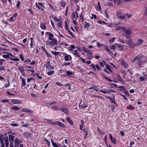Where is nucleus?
<instances>
[{
	"mask_svg": "<svg viewBox=\"0 0 147 147\" xmlns=\"http://www.w3.org/2000/svg\"><path fill=\"white\" fill-rule=\"evenodd\" d=\"M116 16L119 19L121 20H124L127 18L129 19L131 17V14H124L121 12H117Z\"/></svg>",
	"mask_w": 147,
	"mask_h": 147,
	"instance_id": "obj_1",
	"label": "nucleus"
},
{
	"mask_svg": "<svg viewBox=\"0 0 147 147\" xmlns=\"http://www.w3.org/2000/svg\"><path fill=\"white\" fill-rule=\"evenodd\" d=\"M138 57V64L139 66H141L142 63L146 62L144 60L142 59V55H139Z\"/></svg>",
	"mask_w": 147,
	"mask_h": 147,
	"instance_id": "obj_2",
	"label": "nucleus"
},
{
	"mask_svg": "<svg viewBox=\"0 0 147 147\" xmlns=\"http://www.w3.org/2000/svg\"><path fill=\"white\" fill-rule=\"evenodd\" d=\"M52 41H48L47 42V43L51 45L54 46L57 44V41L55 39H53V40H52Z\"/></svg>",
	"mask_w": 147,
	"mask_h": 147,
	"instance_id": "obj_3",
	"label": "nucleus"
},
{
	"mask_svg": "<svg viewBox=\"0 0 147 147\" xmlns=\"http://www.w3.org/2000/svg\"><path fill=\"white\" fill-rule=\"evenodd\" d=\"M3 141L4 140L5 143V145L6 147H9V140L7 136H5L3 138Z\"/></svg>",
	"mask_w": 147,
	"mask_h": 147,
	"instance_id": "obj_4",
	"label": "nucleus"
},
{
	"mask_svg": "<svg viewBox=\"0 0 147 147\" xmlns=\"http://www.w3.org/2000/svg\"><path fill=\"white\" fill-rule=\"evenodd\" d=\"M50 61H49L47 63L45 64L46 67L47 69L49 70L53 69V67L50 65Z\"/></svg>",
	"mask_w": 147,
	"mask_h": 147,
	"instance_id": "obj_5",
	"label": "nucleus"
},
{
	"mask_svg": "<svg viewBox=\"0 0 147 147\" xmlns=\"http://www.w3.org/2000/svg\"><path fill=\"white\" fill-rule=\"evenodd\" d=\"M65 59L66 61H71L72 59V57L71 55H67L66 53H65Z\"/></svg>",
	"mask_w": 147,
	"mask_h": 147,
	"instance_id": "obj_6",
	"label": "nucleus"
},
{
	"mask_svg": "<svg viewBox=\"0 0 147 147\" xmlns=\"http://www.w3.org/2000/svg\"><path fill=\"white\" fill-rule=\"evenodd\" d=\"M11 102L14 104H20L22 103V102L20 101L14 99H11Z\"/></svg>",
	"mask_w": 147,
	"mask_h": 147,
	"instance_id": "obj_7",
	"label": "nucleus"
},
{
	"mask_svg": "<svg viewBox=\"0 0 147 147\" xmlns=\"http://www.w3.org/2000/svg\"><path fill=\"white\" fill-rule=\"evenodd\" d=\"M46 34L49 35V37L48 39L49 40H53L54 38H52L53 37L54 35L51 33L49 32H47L46 33Z\"/></svg>",
	"mask_w": 147,
	"mask_h": 147,
	"instance_id": "obj_8",
	"label": "nucleus"
},
{
	"mask_svg": "<svg viewBox=\"0 0 147 147\" xmlns=\"http://www.w3.org/2000/svg\"><path fill=\"white\" fill-rule=\"evenodd\" d=\"M123 30L124 32L127 34H131V30L130 29H126L124 27Z\"/></svg>",
	"mask_w": 147,
	"mask_h": 147,
	"instance_id": "obj_9",
	"label": "nucleus"
},
{
	"mask_svg": "<svg viewBox=\"0 0 147 147\" xmlns=\"http://www.w3.org/2000/svg\"><path fill=\"white\" fill-rule=\"evenodd\" d=\"M55 125H58L62 127H65L63 123L60 122L55 121Z\"/></svg>",
	"mask_w": 147,
	"mask_h": 147,
	"instance_id": "obj_10",
	"label": "nucleus"
},
{
	"mask_svg": "<svg viewBox=\"0 0 147 147\" xmlns=\"http://www.w3.org/2000/svg\"><path fill=\"white\" fill-rule=\"evenodd\" d=\"M9 137L10 142H14L15 136L11 134H9Z\"/></svg>",
	"mask_w": 147,
	"mask_h": 147,
	"instance_id": "obj_11",
	"label": "nucleus"
},
{
	"mask_svg": "<svg viewBox=\"0 0 147 147\" xmlns=\"http://www.w3.org/2000/svg\"><path fill=\"white\" fill-rule=\"evenodd\" d=\"M82 50L84 52L90 54L91 55L92 54L91 51L90 50H88L87 49H86L84 47H83Z\"/></svg>",
	"mask_w": 147,
	"mask_h": 147,
	"instance_id": "obj_12",
	"label": "nucleus"
},
{
	"mask_svg": "<svg viewBox=\"0 0 147 147\" xmlns=\"http://www.w3.org/2000/svg\"><path fill=\"white\" fill-rule=\"evenodd\" d=\"M20 143L18 139L16 138L15 139L14 146L15 147H18Z\"/></svg>",
	"mask_w": 147,
	"mask_h": 147,
	"instance_id": "obj_13",
	"label": "nucleus"
},
{
	"mask_svg": "<svg viewBox=\"0 0 147 147\" xmlns=\"http://www.w3.org/2000/svg\"><path fill=\"white\" fill-rule=\"evenodd\" d=\"M51 141L52 145L54 147H59V145L57 144L55 142L54 140L52 139H51Z\"/></svg>",
	"mask_w": 147,
	"mask_h": 147,
	"instance_id": "obj_14",
	"label": "nucleus"
},
{
	"mask_svg": "<svg viewBox=\"0 0 147 147\" xmlns=\"http://www.w3.org/2000/svg\"><path fill=\"white\" fill-rule=\"evenodd\" d=\"M107 98L109 99H110V101H111V102L114 103L116 105H117V104L116 103H115V97L114 96H113V98H112L110 96H108L107 97Z\"/></svg>",
	"mask_w": 147,
	"mask_h": 147,
	"instance_id": "obj_15",
	"label": "nucleus"
},
{
	"mask_svg": "<svg viewBox=\"0 0 147 147\" xmlns=\"http://www.w3.org/2000/svg\"><path fill=\"white\" fill-rule=\"evenodd\" d=\"M60 111L64 112L66 114H68V111L66 108H61L60 109Z\"/></svg>",
	"mask_w": 147,
	"mask_h": 147,
	"instance_id": "obj_16",
	"label": "nucleus"
},
{
	"mask_svg": "<svg viewBox=\"0 0 147 147\" xmlns=\"http://www.w3.org/2000/svg\"><path fill=\"white\" fill-rule=\"evenodd\" d=\"M89 89L94 90L96 92H99V91H98V87H97L96 86H93L91 88H89Z\"/></svg>",
	"mask_w": 147,
	"mask_h": 147,
	"instance_id": "obj_17",
	"label": "nucleus"
},
{
	"mask_svg": "<svg viewBox=\"0 0 147 147\" xmlns=\"http://www.w3.org/2000/svg\"><path fill=\"white\" fill-rule=\"evenodd\" d=\"M7 53L8 54V55H3V56H2L4 58H7L9 57L10 56H11L13 57H15L14 56H13L12 54H11L10 53Z\"/></svg>",
	"mask_w": 147,
	"mask_h": 147,
	"instance_id": "obj_18",
	"label": "nucleus"
},
{
	"mask_svg": "<svg viewBox=\"0 0 147 147\" xmlns=\"http://www.w3.org/2000/svg\"><path fill=\"white\" fill-rule=\"evenodd\" d=\"M87 107V105L85 104H83L81 105L80 104L79 105V107L80 109H83L86 108Z\"/></svg>",
	"mask_w": 147,
	"mask_h": 147,
	"instance_id": "obj_19",
	"label": "nucleus"
},
{
	"mask_svg": "<svg viewBox=\"0 0 147 147\" xmlns=\"http://www.w3.org/2000/svg\"><path fill=\"white\" fill-rule=\"evenodd\" d=\"M67 121L72 125H73L74 124L72 121L71 120L69 117H67L66 118Z\"/></svg>",
	"mask_w": 147,
	"mask_h": 147,
	"instance_id": "obj_20",
	"label": "nucleus"
},
{
	"mask_svg": "<svg viewBox=\"0 0 147 147\" xmlns=\"http://www.w3.org/2000/svg\"><path fill=\"white\" fill-rule=\"evenodd\" d=\"M84 27L85 28L88 29L89 28V27L90 26V24L86 22H85L84 24Z\"/></svg>",
	"mask_w": 147,
	"mask_h": 147,
	"instance_id": "obj_21",
	"label": "nucleus"
},
{
	"mask_svg": "<svg viewBox=\"0 0 147 147\" xmlns=\"http://www.w3.org/2000/svg\"><path fill=\"white\" fill-rule=\"evenodd\" d=\"M22 111L23 112H28V113H32V111L30 110H28V109H22Z\"/></svg>",
	"mask_w": 147,
	"mask_h": 147,
	"instance_id": "obj_22",
	"label": "nucleus"
},
{
	"mask_svg": "<svg viewBox=\"0 0 147 147\" xmlns=\"http://www.w3.org/2000/svg\"><path fill=\"white\" fill-rule=\"evenodd\" d=\"M11 109L15 110H18L20 109V108L17 106L12 107Z\"/></svg>",
	"mask_w": 147,
	"mask_h": 147,
	"instance_id": "obj_23",
	"label": "nucleus"
},
{
	"mask_svg": "<svg viewBox=\"0 0 147 147\" xmlns=\"http://www.w3.org/2000/svg\"><path fill=\"white\" fill-rule=\"evenodd\" d=\"M127 108L129 109L134 110L135 108L134 107L132 106L131 105H129L127 107Z\"/></svg>",
	"mask_w": 147,
	"mask_h": 147,
	"instance_id": "obj_24",
	"label": "nucleus"
},
{
	"mask_svg": "<svg viewBox=\"0 0 147 147\" xmlns=\"http://www.w3.org/2000/svg\"><path fill=\"white\" fill-rule=\"evenodd\" d=\"M40 27L43 30H45L46 29V27L45 26V25L43 23H41L40 25Z\"/></svg>",
	"mask_w": 147,
	"mask_h": 147,
	"instance_id": "obj_25",
	"label": "nucleus"
},
{
	"mask_svg": "<svg viewBox=\"0 0 147 147\" xmlns=\"http://www.w3.org/2000/svg\"><path fill=\"white\" fill-rule=\"evenodd\" d=\"M21 84L23 86H24L26 85L25 81L23 78L22 80V82Z\"/></svg>",
	"mask_w": 147,
	"mask_h": 147,
	"instance_id": "obj_26",
	"label": "nucleus"
},
{
	"mask_svg": "<svg viewBox=\"0 0 147 147\" xmlns=\"http://www.w3.org/2000/svg\"><path fill=\"white\" fill-rule=\"evenodd\" d=\"M124 28V27H122L121 26H119L117 27L116 29L118 30H123Z\"/></svg>",
	"mask_w": 147,
	"mask_h": 147,
	"instance_id": "obj_27",
	"label": "nucleus"
},
{
	"mask_svg": "<svg viewBox=\"0 0 147 147\" xmlns=\"http://www.w3.org/2000/svg\"><path fill=\"white\" fill-rule=\"evenodd\" d=\"M143 40L142 39H140L138 40L137 44H136L137 45H140L141 44Z\"/></svg>",
	"mask_w": 147,
	"mask_h": 147,
	"instance_id": "obj_28",
	"label": "nucleus"
},
{
	"mask_svg": "<svg viewBox=\"0 0 147 147\" xmlns=\"http://www.w3.org/2000/svg\"><path fill=\"white\" fill-rule=\"evenodd\" d=\"M117 76L118 78L119 81H120L123 82V80L122 79V78H121L119 74H117Z\"/></svg>",
	"mask_w": 147,
	"mask_h": 147,
	"instance_id": "obj_29",
	"label": "nucleus"
},
{
	"mask_svg": "<svg viewBox=\"0 0 147 147\" xmlns=\"http://www.w3.org/2000/svg\"><path fill=\"white\" fill-rule=\"evenodd\" d=\"M74 55H75L76 56H78V57H80H80L79 55L78 54V53L77 52V50H76L74 51Z\"/></svg>",
	"mask_w": 147,
	"mask_h": 147,
	"instance_id": "obj_30",
	"label": "nucleus"
},
{
	"mask_svg": "<svg viewBox=\"0 0 147 147\" xmlns=\"http://www.w3.org/2000/svg\"><path fill=\"white\" fill-rule=\"evenodd\" d=\"M146 76H142L140 77V80L142 81H144L145 80V79H146V78H145V77Z\"/></svg>",
	"mask_w": 147,
	"mask_h": 147,
	"instance_id": "obj_31",
	"label": "nucleus"
},
{
	"mask_svg": "<svg viewBox=\"0 0 147 147\" xmlns=\"http://www.w3.org/2000/svg\"><path fill=\"white\" fill-rule=\"evenodd\" d=\"M45 121H48L49 123L53 124L54 125H55V122H53L51 120H49L47 119H45Z\"/></svg>",
	"mask_w": 147,
	"mask_h": 147,
	"instance_id": "obj_32",
	"label": "nucleus"
},
{
	"mask_svg": "<svg viewBox=\"0 0 147 147\" xmlns=\"http://www.w3.org/2000/svg\"><path fill=\"white\" fill-rule=\"evenodd\" d=\"M75 49V47L73 45H71L69 49V50L71 51H73V49Z\"/></svg>",
	"mask_w": 147,
	"mask_h": 147,
	"instance_id": "obj_33",
	"label": "nucleus"
},
{
	"mask_svg": "<svg viewBox=\"0 0 147 147\" xmlns=\"http://www.w3.org/2000/svg\"><path fill=\"white\" fill-rule=\"evenodd\" d=\"M106 67L107 69L109 70L111 72H112L111 70L110 67L108 64H106Z\"/></svg>",
	"mask_w": 147,
	"mask_h": 147,
	"instance_id": "obj_34",
	"label": "nucleus"
},
{
	"mask_svg": "<svg viewBox=\"0 0 147 147\" xmlns=\"http://www.w3.org/2000/svg\"><path fill=\"white\" fill-rule=\"evenodd\" d=\"M129 45L131 48H133L134 46H137V45L136 44H135L133 42H132V43H130V44Z\"/></svg>",
	"mask_w": 147,
	"mask_h": 147,
	"instance_id": "obj_35",
	"label": "nucleus"
},
{
	"mask_svg": "<svg viewBox=\"0 0 147 147\" xmlns=\"http://www.w3.org/2000/svg\"><path fill=\"white\" fill-rule=\"evenodd\" d=\"M97 8L100 11L101 10V7L99 2H98Z\"/></svg>",
	"mask_w": 147,
	"mask_h": 147,
	"instance_id": "obj_36",
	"label": "nucleus"
},
{
	"mask_svg": "<svg viewBox=\"0 0 147 147\" xmlns=\"http://www.w3.org/2000/svg\"><path fill=\"white\" fill-rule=\"evenodd\" d=\"M51 52L52 53L54 54L55 55H57L60 54V53L59 52H57L52 51Z\"/></svg>",
	"mask_w": 147,
	"mask_h": 147,
	"instance_id": "obj_37",
	"label": "nucleus"
},
{
	"mask_svg": "<svg viewBox=\"0 0 147 147\" xmlns=\"http://www.w3.org/2000/svg\"><path fill=\"white\" fill-rule=\"evenodd\" d=\"M138 56L135 57H134V59L132 60L131 61L133 63H135V61H136V59L138 60Z\"/></svg>",
	"mask_w": 147,
	"mask_h": 147,
	"instance_id": "obj_38",
	"label": "nucleus"
},
{
	"mask_svg": "<svg viewBox=\"0 0 147 147\" xmlns=\"http://www.w3.org/2000/svg\"><path fill=\"white\" fill-rule=\"evenodd\" d=\"M54 72L53 71H51L47 72V74L49 75H51L54 74Z\"/></svg>",
	"mask_w": 147,
	"mask_h": 147,
	"instance_id": "obj_39",
	"label": "nucleus"
},
{
	"mask_svg": "<svg viewBox=\"0 0 147 147\" xmlns=\"http://www.w3.org/2000/svg\"><path fill=\"white\" fill-rule=\"evenodd\" d=\"M121 63L122 65L125 67H126L127 66V64L124 61L122 62Z\"/></svg>",
	"mask_w": 147,
	"mask_h": 147,
	"instance_id": "obj_40",
	"label": "nucleus"
},
{
	"mask_svg": "<svg viewBox=\"0 0 147 147\" xmlns=\"http://www.w3.org/2000/svg\"><path fill=\"white\" fill-rule=\"evenodd\" d=\"M44 140L45 141L47 142V144L48 146H50V142L48 140L46 139H45Z\"/></svg>",
	"mask_w": 147,
	"mask_h": 147,
	"instance_id": "obj_41",
	"label": "nucleus"
},
{
	"mask_svg": "<svg viewBox=\"0 0 147 147\" xmlns=\"http://www.w3.org/2000/svg\"><path fill=\"white\" fill-rule=\"evenodd\" d=\"M97 23L100 24H106V23L105 22L102 21H98L97 22Z\"/></svg>",
	"mask_w": 147,
	"mask_h": 147,
	"instance_id": "obj_42",
	"label": "nucleus"
},
{
	"mask_svg": "<svg viewBox=\"0 0 147 147\" xmlns=\"http://www.w3.org/2000/svg\"><path fill=\"white\" fill-rule=\"evenodd\" d=\"M119 88H121L120 89L121 91H125V88L123 86H119Z\"/></svg>",
	"mask_w": 147,
	"mask_h": 147,
	"instance_id": "obj_43",
	"label": "nucleus"
},
{
	"mask_svg": "<svg viewBox=\"0 0 147 147\" xmlns=\"http://www.w3.org/2000/svg\"><path fill=\"white\" fill-rule=\"evenodd\" d=\"M68 76H71L72 74V72L70 71H67L66 72Z\"/></svg>",
	"mask_w": 147,
	"mask_h": 147,
	"instance_id": "obj_44",
	"label": "nucleus"
},
{
	"mask_svg": "<svg viewBox=\"0 0 147 147\" xmlns=\"http://www.w3.org/2000/svg\"><path fill=\"white\" fill-rule=\"evenodd\" d=\"M115 45L117 46V47L123 49V47L121 45L119 44H116Z\"/></svg>",
	"mask_w": 147,
	"mask_h": 147,
	"instance_id": "obj_45",
	"label": "nucleus"
},
{
	"mask_svg": "<svg viewBox=\"0 0 147 147\" xmlns=\"http://www.w3.org/2000/svg\"><path fill=\"white\" fill-rule=\"evenodd\" d=\"M105 49L107 51H108L110 53H111V50L108 47H105Z\"/></svg>",
	"mask_w": 147,
	"mask_h": 147,
	"instance_id": "obj_46",
	"label": "nucleus"
},
{
	"mask_svg": "<svg viewBox=\"0 0 147 147\" xmlns=\"http://www.w3.org/2000/svg\"><path fill=\"white\" fill-rule=\"evenodd\" d=\"M116 38H112L110 40V42L111 43L113 42L115 39Z\"/></svg>",
	"mask_w": 147,
	"mask_h": 147,
	"instance_id": "obj_47",
	"label": "nucleus"
},
{
	"mask_svg": "<svg viewBox=\"0 0 147 147\" xmlns=\"http://www.w3.org/2000/svg\"><path fill=\"white\" fill-rule=\"evenodd\" d=\"M7 94L12 96H14L15 95V94L11 93L9 91H7Z\"/></svg>",
	"mask_w": 147,
	"mask_h": 147,
	"instance_id": "obj_48",
	"label": "nucleus"
},
{
	"mask_svg": "<svg viewBox=\"0 0 147 147\" xmlns=\"http://www.w3.org/2000/svg\"><path fill=\"white\" fill-rule=\"evenodd\" d=\"M53 18L57 22H59L61 20V19H59L57 18L56 17H53Z\"/></svg>",
	"mask_w": 147,
	"mask_h": 147,
	"instance_id": "obj_49",
	"label": "nucleus"
},
{
	"mask_svg": "<svg viewBox=\"0 0 147 147\" xmlns=\"http://www.w3.org/2000/svg\"><path fill=\"white\" fill-rule=\"evenodd\" d=\"M116 47L114 46V45H112L111 46V49L112 50H115V49Z\"/></svg>",
	"mask_w": 147,
	"mask_h": 147,
	"instance_id": "obj_50",
	"label": "nucleus"
},
{
	"mask_svg": "<svg viewBox=\"0 0 147 147\" xmlns=\"http://www.w3.org/2000/svg\"><path fill=\"white\" fill-rule=\"evenodd\" d=\"M90 66L93 68L95 70H96V68L95 67V66L94 64L92 63L91 64Z\"/></svg>",
	"mask_w": 147,
	"mask_h": 147,
	"instance_id": "obj_51",
	"label": "nucleus"
},
{
	"mask_svg": "<svg viewBox=\"0 0 147 147\" xmlns=\"http://www.w3.org/2000/svg\"><path fill=\"white\" fill-rule=\"evenodd\" d=\"M100 91L101 92H102L104 94H105L106 93H109V92H107L105 90H100Z\"/></svg>",
	"mask_w": 147,
	"mask_h": 147,
	"instance_id": "obj_52",
	"label": "nucleus"
},
{
	"mask_svg": "<svg viewBox=\"0 0 147 147\" xmlns=\"http://www.w3.org/2000/svg\"><path fill=\"white\" fill-rule=\"evenodd\" d=\"M60 5L61 6L64 7L65 6V3L64 2L62 1L60 3Z\"/></svg>",
	"mask_w": 147,
	"mask_h": 147,
	"instance_id": "obj_53",
	"label": "nucleus"
},
{
	"mask_svg": "<svg viewBox=\"0 0 147 147\" xmlns=\"http://www.w3.org/2000/svg\"><path fill=\"white\" fill-rule=\"evenodd\" d=\"M20 57L22 61H24V60L25 59L24 58V57L22 55H20Z\"/></svg>",
	"mask_w": 147,
	"mask_h": 147,
	"instance_id": "obj_54",
	"label": "nucleus"
},
{
	"mask_svg": "<svg viewBox=\"0 0 147 147\" xmlns=\"http://www.w3.org/2000/svg\"><path fill=\"white\" fill-rule=\"evenodd\" d=\"M111 140L112 142H113L115 144L116 139L115 138H113L112 140Z\"/></svg>",
	"mask_w": 147,
	"mask_h": 147,
	"instance_id": "obj_55",
	"label": "nucleus"
},
{
	"mask_svg": "<svg viewBox=\"0 0 147 147\" xmlns=\"http://www.w3.org/2000/svg\"><path fill=\"white\" fill-rule=\"evenodd\" d=\"M127 43L129 45L130 44V43H132V42H133L131 40H127Z\"/></svg>",
	"mask_w": 147,
	"mask_h": 147,
	"instance_id": "obj_56",
	"label": "nucleus"
},
{
	"mask_svg": "<svg viewBox=\"0 0 147 147\" xmlns=\"http://www.w3.org/2000/svg\"><path fill=\"white\" fill-rule=\"evenodd\" d=\"M58 26L60 28H61L62 27V22H60L58 23Z\"/></svg>",
	"mask_w": 147,
	"mask_h": 147,
	"instance_id": "obj_57",
	"label": "nucleus"
},
{
	"mask_svg": "<svg viewBox=\"0 0 147 147\" xmlns=\"http://www.w3.org/2000/svg\"><path fill=\"white\" fill-rule=\"evenodd\" d=\"M80 18L81 19H82V21L83 22L84 21V18L83 17L82 14V13L81 15L80 16Z\"/></svg>",
	"mask_w": 147,
	"mask_h": 147,
	"instance_id": "obj_58",
	"label": "nucleus"
},
{
	"mask_svg": "<svg viewBox=\"0 0 147 147\" xmlns=\"http://www.w3.org/2000/svg\"><path fill=\"white\" fill-rule=\"evenodd\" d=\"M11 126H13L16 127V126H18L19 125H18V124H16V123H12V124H11Z\"/></svg>",
	"mask_w": 147,
	"mask_h": 147,
	"instance_id": "obj_59",
	"label": "nucleus"
},
{
	"mask_svg": "<svg viewBox=\"0 0 147 147\" xmlns=\"http://www.w3.org/2000/svg\"><path fill=\"white\" fill-rule=\"evenodd\" d=\"M93 18L95 19H96V16L95 14H93L92 15V17H91V18L92 19Z\"/></svg>",
	"mask_w": 147,
	"mask_h": 147,
	"instance_id": "obj_60",
	"label": "nucleus"
},
{
	"mask_svg": "<svg viewBox=\"0 0 147 147\" xmlns=\"http://www.w3.org/2000/svg\"><path fill=\"white\" fill-rule=\"evenodd\" d=\"M56 84L59 86H62L63 85L60 83L58 82H57L56 83Z\"/></svg>",
	"mask_w": 147,
	"mask_h": 147,
	"instance_id": "obj_61",
	"label": "nucleus"
},
{
	"mask_svg": "<svg viewBox=\"0 0 147 147\" xmlns=\"http://www.w3.org/2000/svg\"><path fill=\"white\" fill-rule=\"evenodd\" d=\"M13 142H10V147H13Z\"/></svg>",
	"mask_w": 147,
	"mask_h": 147,
	"instance_id": "obj_62",
	"label": "nucleus"
},
{
	"mask_svg": "<svg viewBox=\"0 0 147 147\" xmlns=\"http://www.w3.org/2000/svg\"><path fill=\"white\" fill-rule=\"evenodd\" d=\"M127 73H129L130 75H131L133 74V73L131 72V71H130L129 70H127Z\"/></svg>",
	"mask_w": 147,
	"mask_h": 147,
	"instance_id": "obj_63",
	"label": "nucleus"
},
{
	"mask_svg": "<svg viewBox=\"0 0 147 147\" xmlns=\"http://www.w3.org/2000/svg\"><path fill=\"white\" fill-rule=\"evenodd\" d=\"M144 15L145 16H147V7L144 13Z\"/></svg>",
	"mask_w": 147,
	"mask_h": 147,
	"instance_id": "obj_64",
	"label": "nucleus"
}]
</instances>
